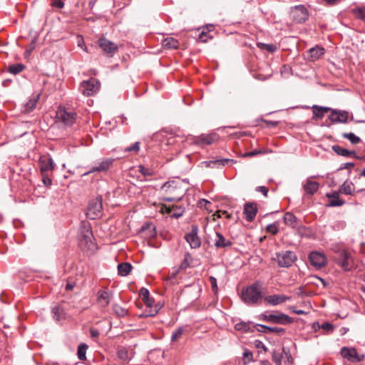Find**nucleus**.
<instances>
[{
  "label": "nucleus",
  "mask_w": 365,
  "mask_h": 365,
  "mask_svg": "<svg viewBox=\"0 0 365 365\" xmlns=\"http://www.w3.org/2000/svg\"><path fill=\"white\" fill-rule=\"evenodd\" d=\"M207 38H211L212 37L211 36L207 37V33L204 31H202L200 32V34H199V36H198V39L201 42H207Z\"/></svg>",
  "instance_id": "58"
},
{
  "label": "nucleus",
  "mask_w": 365,
  "mask_h": 365,
  "mask_svg": "<svg viewBox=\"0 0 365 365\" xmlns=\"http://www.w3.org/2000/svg\"><path fill=\"white\" fill-rule=\"evenodd\" d=\"M163 307V304L160 302H158L154 304L153 309L149 310L148 312H145L144 314H140V317H154L155 316L161 308Z\"/></svg>",
  "instance_id": "33"
},
{
  "label": "nucleus",
  "mask_w": 365,
  "mask_h": 365,
  "mask_svg": "<svg viewBox=\"0 0 365 365\" xmlns=\"http://www.w3.org/2000/svg\"><path fill=\"white\" fill-rule=\"evenodd\" d=\"M42 176V182L45 186H49L52 183V180L49 177V174L48 173H43L41 174Z\"/></svg>",
  "instance_id": "56"
},
{
  "label": "nucleus",
  "mask_w": 365,
  "mask_h": 365,
  "mask_svg": "<svg viewBox=\"0 0 365 365\" xmlns=\"http://www.w3.org/2000/svg\"><path fill=\"white\" fill-rule=\"evenodd\" d=\"M162 45L164 48L176 49L179 47L180 43L177 39L173 37H167L163 40Z\"/></svg>",
  "instance_id": "29"
},
{
  "label": "nucleus",
  "mask_w": 365,
  "mask_h": 365,
  "mask_svg": "<svg viewBox=\"0 0 365 365\" xmlns=\"http://www.w3.org/2000/svg\"><path fill=\"white\" fill-rule=\"evenodd\" d=\"M207 163V166L209 167H223L225 166L230 163H234L235 161L232 159L229 158H221V159H216L214 160H210L209 162H206Z\"/></svg>",
  "instance_id": "30"
},
{
  "label": "nucleus",
  "mask_w": 365,
  "mask_h": 365,
  "mask_svg": "<svg viewBox=\"0 0 365 365\" xmlns=\"http://www.w3.org/2000/svg\"><path fill=\"white\" fill-rule=\"evenodd\" d=\"M243 363L244 364H247L253 361V354L252 351L246 349L243 353Z\"/></svg>",
  "instance_id": "47"
},
{
  "label": "nucleus",
  "mask_w": 365,
  "mask_h": 365,
  "mask_svg": "<svg viewBox=\"0 0 365 365\" xmlns=\"http://www.w3.org/2000/svg\"><path fill=\"white\" fill-rule=\"evenodd\" d=\"M339 192L345 195H353L354 192V185L350 181H345L339 188Z\"/></svg>",
  "instance_id": "32"
},
{
  "label": "nucleus",
  "mask_w": 365,
  "mask_h": 365,
  "mask_svg": "<svg viewBox=\"0 0 365 365\" xmlns=\"http://www.w3.org/2000/svg\"><path fill=\"white\" fill-rule=\"evenodd\" d=\"M282 352L285 354V356L287 357V361L289 363H290L292 361V356H291V354L289 353V351L287 349L284 347L283 349H282Z\"/></svg>",
  "instance_id": "63"
},
{
  "label": "nucleus",
  "mask_w": 365,
  "mask_h": 365,
  "mask_svg": "<svg viewBox=\"0 0 365 365\" xmlns=\"http://www.w3.org/2000/svg\"><path fill=\"white\" fill-rule=\"evenodd\" d=\"M98 45L106 53H107L110 57L113 56L118 49V46L115 43L108 40L104 37L100 38L98 39Z\"/></svg>",
  "instance_id": "15"
},
{
  "label": "nucleus",
  "mask_w": 365,
  "mask_h": 365,
  "mask_svg": "<svg viewBox=\"0 0 365 365\" xmlns=\"http://www.w3.org/2000/svg\"><path fill=\"white\" fill-rule=\"evenodd\" d=\"M327 197L330 199L329 202V206L339 207L343 205L345 203L344 200L339 199V195L337 192L327 193Z\"/></svg>",
  "instance_id": "23"
},
{
  "label": "nucleus",
  "mask_w": 365,
  "mask_h": 365,
  "mask_svg": "<svg viewBox=\"0 0 365 365\" xmlns=\"http://www.w3.org/2000/svg\"><path fill=\"white\" fill-rule=\"evenodd\" d=\"M182 185V182L176 180L166 182L161 187V190L167 194V196L163 197L162 200L166 202L180 201L186 192Z\"/></svg>",
  "instance_id": "2"
},
{
  "label": "nucleus",
  "mask_w": 365,
  "mask_h": 365,
  "mask_svg": "<svg viewBox=\"0 0 365 365\" xmlns=\"http://www.w3.org/2000/svg\"><path fill=\"white\" fill-rule=\"evenodd\" d=\"M87 349H88V346L86 344L83 343L78 346L77 354H78V357L80 360H81V361L86 360V353Z\"/></svg>",
  "instance_id": "41"
},
{
  "label": "nucleus",
  "mask_w": 365,
  "mask_h": 365,
  "mask_svg": "<svg viewBox=\"0 0 365 365\" xmlns=\"http://www.w3.org/2000/svg\"><path fill=\"white\" fill-rule=\"evenodd\" d=\"M309 58L311 61H314L318 60L321 56L324 54L325 50L324 48L316 46L309 50Z\"/></svg>",
  "instance_id": "25"
},
{
  "label": "nucleus",
  "mask_w": 365,
  "mask_h": 365,
  "mask_svg": "<svg viewBox=\"0 0 365 365\" xmlns=\"http://www.w3.org/2000/svg\"><path fill=\"white\" fill-rule=\"evenodd\" d=\"M342 357L346 359L349 361L351 362H359L364 360V355H359L357 353V351L354 348H349L346 346H344L341 348L340 351Z\"/></svg>",
  "instance_id": "11"
},
{
  "label": "nucleus",
  "mask_w": 365,
  "mask_h": 365,
  "mask_svg": "<svg viewBox=\"0 0 365 365\" xmlns=\"http://www.w3.org/2000/svg\"><path fill=\"white\" fill-rule=\"evenodd\" d=\"M184 333V328L182 327H180L178 328L175 331H174L171 336V341H178L182 336Z\"/></svg>",
  "instance_id": "45"
},
{
  "label": "nucleus",
  "mask_w": 365,
  "mask_h": 365,
  "mask_svg": "<svg viewBox=\"0 0 365 365\" xmlns=\"http://www.w3.org/2000/svg\"><path fill=\"white\" fill-rule=\"evenodd\" d=\"M332 150L334 153H336L339 155L349 157L354 156L356 157V153L354 150H349L345 149L339 145H335L332 146Z\"/></svg>",
  "instance_id": "31"
},
{
  "label": "nucleus",
  "mask_w": 365,
  "mask_h": 365,
  "mask_svg": "<svg viewBox=\"0 0 365 365\" xmlns=\"http://www.w3.org/2000/svg\"><path fill=\"white\" fill-rule=\"evenodd\" d=\"M209 281H210V282L211 284L212 292L216 294L217 293V292H218V287H217V284L216 278L212 277V276H210L209 277Z\"/></svg>",
  "instance_id": "53"
},
{
  "label": "nucleus",
  "mask_w": 365,
  "mask_h": 365,
  "mask_svg": "<svg viewBox=\"0 0 365 365\" xmlns=\"http://www.w3.org/2000/svg\"><path fill=\"white\" fill-rule=\"evenodd\" d=\"M289 310H291L292 312L299 314V315H304L306 314V312L301 309H296L294 307H290Z\"/></svg>",
  "instance_id": "62"
},
{
  "label": "nucleus",
  "mask_w": 365,
  "mask_h": 365,
  "mask_svg": "<svg viewBox=\"0 0 365 365\" xmlns=\"http://www.w3.org/2000/svg\"><path fill=\"white\" fill-rule=\"evenodd\" d=\"M113 297L111 292L107 290H100L98 292L97 302L101 307H106Z\"/></svg>",
  "instance_id": "20"
},
{
  "label": "nucleus",
  "mask_w": 365,
  "mask_h": 365,
  "mask_svg": "<svg viewBox=\"0 0 365 365\" xmlns=\"http://www.w3.org/2000/svg\"><path fill=\"white\" fill-rule=\"evenodd\" d=\"M192 260L193 259L192 255L188 252L185 253L184 255V259L180 266V269H186L187 267H190L192 262Z\"/></svg>",
  "instance_id": "38"
},
{
  "label": "nucleus",
  "mask_w": 365,
  "mask_h": 365,
  "mask_svg": "<svg viewBox=\"0 0 365 365\" xmlns=\"http://www.w3.org/2000/svg\"><path fill=\"white\" fill-rule=\"evenodd\" d=\"M310 264L317 269H321L327 264L326 256L319 252H312L309 255Z\"/></svg>",
  "instance_id": "17"
},
{
  "label": "nucleus",
  "mask_w": 365,
  "mask_h": 365,
  "mask_svg": "<svg viewBox=\"0 0 365 365\" xmlns=\"http://www.w3.org/2000/svg\"><path fill=\"white\" fill-rule=\"evenodd\" d=\"M39 95L34 96L24 105L22 111L25 113L31 112L36 106Z\"/></svg>",
  "instance_id": "26"
},
{
  "label": "nucleus",
  "mask_w": 365,
  "mask_h": 365,
  "mask_svg": "<svg viewBox=\"0 0 365 365\" xmlns=\"http://www.w3.org/2000/svg\"><path fill=\"white\" fill-rule=\"evenodd\" d=\"M329 119L333 123H346L349 119V112L346 110L331 108Z\"/></svg>",
  "instance_id": "16"
},
{
  "label": "nucleus",
  "mask_w": 365,
  "mask_h": 365,
  "mask_svg": "<svg viewBox=\"0 0 365 365\" xmlns=\"http://www.w3.org/2000/svg\"><path fill=\"white\" fill-rule=\"evenodd\" d=\"M232 242L226 239L221 233L216 232V239L215 240V245L217 248H226L231 247Z\"/></svg>",
  "instance_id": "22"
},
{
  "label": "nucleus",
  "mask_w": 365,
  "mask_h": 365,
  "mask_svg": "<svg viewBox=\"0 0 365 365\" xmlns=\"http://www.w3.org/2000/svg\"><path fill=\"white\" fill-rule=\"evenodd\" d=\"M257 212V204L255 202H247L244 206L243 213L245 220L247 222H252L255 218Z\"/></svg>",
  "instance_id": "18"
},
{
  "label": "nucleus",
  "mask_w": 365,
  "mask_h": 365,
  "mask_svg": "<svg viewBox=\"0 0 365 365\" xmlns=\"http://www.w3.org/2000/svg\"><path fill=\"white\" fill-rule=\"evenodd\" d=\"M113 311L118 317H125L128 314V310L118 304L113 305Z\"/></svg>",
  "instance_id": "36"
},
{
  "label": "nucleus",
  "mask_w": 365,
  "mask_h": 365,
  "mask_svg": "<svg viewBox=\"0 0 365 365\" xmlns=\"http://www.w3.org/2000/svg\"><path fill=\"white\" fill-rule=\"evenodd\" d=\"M272 358L273 361L277 365H281L282 355L280 353H277L276 351H274L273 354H272Z\"/></svg>",
  "instance_id": "52"
},
{
  "label": "nucleus",
  "mask_w": 365,
  "mask_h": 365,
  "mask_svg": "<svg viewBox=\"0 0 365 365\" xmlns=\"http://www.w3.org/2000/svg\"><path fill=\"white\" fill-rule=\"evenodd\" d=\"M336 256L335 262L340 266L344 271H350L354 265L350 252L345 249L334 250Z\"/></svg>",
  "instance_id": "3"
},
{
  "label": "nucleus",
  "mask_w": 365,
  "mask_h": 365,
  "mask_svg": "<svg viewBox=\"0 0 365 365\" xmlns=\"http://www.w3.org/2000/svg\"><path fill=\"white\" fill-rule=\"evenodd\" d=\"M352 13L356 19L365 20V7L354 9Z\"/></svg>",
  "instance_id": "44"
},
{
  "label": "nucleus",
  "mask_w": 365,
  "mask_h": 365,
  "mask_svg": "<svg viewBox=\"0 0 365 365\" xmlns=\"http://www.w3.org/2000/svg\"><path fill=\"white\" fill-rule=\"evenodd\" d=\"M174 209L173 210L171 216L174 218H179L182 216L185 208L182 206L173 205Z\"/></svg>",
  "instance_id": "43"
},
{
  "label": "nucleus",
  "mask_w": 365,
  "mask_h": 365,
  "mask_svg": "<svg viewBox=\"0 0 365 365\" xmlns=\"http://www.w3.org/2000/svg\"><path fill=\"white\" fill-rule=\"evenodd\" d=\"M52 314L53 315V319L55 321L59 322L64 319L66 317V313L64 309L60 306H56L52 308Z\"/></svg>",
  "instance_id": "28"
},
{
  "label": "nucleus",
  "mask_w": 365,
  "mask_h": 365,
  "mask_svg": "<svg viewBox=\"0 0 365 365\" xmlns=\"http://www.w3.org/2000/svg\"><path fill=\"white\" fill-rule=\"evenodd\" d=\"M297 257L294 252L282 251L276 254L275 259L280 267H289L297 260Z\"/></svg>",
  "instance_id": "4"
},
{
  "label": "nucleus",
  "mask_w": 365,
  "mask_h": 365,
  "mask_svg": "<svg viewBox=\"0 0 365 365\" xmlns=\"http://www.w3.org/2000/svg\"><path fill=\"white\" fill-rule=\"evenodd\" d=\"M81 233H82V236H83L84 240L86 242H88V241H91L93 235H92V232L89 227H87L86 225L82 227Z\"/></svg>",
  "instance_id": "42"
},
{
  "label": "nucleus",
  "mask_w": 365,
  "mask_h": 365,
  "mask_svg": "<svg viewBox=\"0 0 365 365\" xmlns=\"http://www.w3.org/2000/svg\"><path fill=\"white\" fill-rule=\"evenodd\" d=\"M218 140V135L216 133L202 134L199 136H190L187 138L191 144L197 145H212Z\"/></svg>",
  "instance_id": "6"
},
{
  "label": "nucleus",
  "mask_w": 365,
  "mask_h": 365,
  "mask_svg": "<svg viewBox=\"0 0 365 365\" xmlns=\"http://www.w3.org/2000/svg\"><path fill=\"white\" fill-rule=\"evenodd\" d=\"M132 269V265L130 263L124 262L118 265V274L123 277L127 276Z\"/></svg>",
  "instance_id": "34"
},
{
  "label": "nucleus",
  "mask_w": 365,
  "mask_h": 365,
  "mask_svg": "<svg viewBox=\"0 0 365 365\" xmlns=\"http://www.w3.org/2000/svg\"><path fill=\"white\" fill-rule=\"evenodd\" d=\"M284 220L286 225L294 228L297 225V217L291 212H287L284 216Z\"/></svg>",
  "instance_id": "35"
},
{
  "label": "nucleus",
  "mask_w": 365,
  "mask_h": 365,
  "mask_svg": "<svg viewBox=\"0 0 365 365\" xmlns=\"http://www.w3.org/2000/svg\"><path fill=\"white\" fill-rule=\"evenodd\" d=\"M25 68L24 65L21 63L13 64L9 66L8 71L13 74H18L23 71Z\"/></svg>",
  "instance_id": "39"
},
{
  "label": "nucleus",
  "mask_w": 365,
  "mask_h": 365,
  "mask_svg": "<svg viewBox=\"0 0 365 365\" xmlns=\"http://www.w3.org/2000/svg\"><path fill=\"white\" fill-rule=\"evenodd\" d=\"M38 165L41 174L52 173L55 168L56 164L50 156L42 155L39 158Z\"/></svg>",
  "instance_id": "12"
},
{
  "label": "nucleus",
  "mask_w": 365,
  "mask_h": 365,
  "mask_svg": "<svg viewBox=\"0 0 365 365\" xmlns=\"http://www.w3.org/2000/svg\"><path fill=\"white\" fill-rule=\"evenodd\" d=\"M260 329H257L259 331L263 332V333H276L278 335H281L284 334L285 329L284 328L277 327H268L266 325L262 324H258L257 325Z\"/></svg>",
  "instance_id": "27"
},
{
  "label": "nucleus",
  "mask_w": 365,
  "mask_h": 365,
  "mask_svg": "<svg viewBox=\"0 0 365 365\" xmlns=\"http://www.w3.org/2000/svg\"><path fill=\"white\" fill-rule=\"evenodd\" d=\"M102 201V197L98 195L89 202L86 213L88 217L94 220L101 215L103 210Z\"/></svg>",
  "instance_id": "5"
},
{
  "label": "nucleus",
  "mask_w": 365,
  "mask_h": 365,
  "mask_svg": "<svg viewBox=\"0 0 365 365\" xmlns=\"http://www.w3.org/2000/svg\"><path fill=\"white\" fill-rule=\"evenodd\" d=\"M174 209L173 206H168L165 204H163L160 207V212L163 214H171L173 212V210Z\"/></svg>",
  "instance_id": "57"
},
{
  "label": "nucleus",
  "mask_w": 365,
  "mask_h": 365,
  "mask_svg": "<svg viewBox=\"0 0 365 365\" xmlns=\"http://www.w3.org/2000/svg\"><path fill=\"white\" fill-rule=\"evenodd\" d=\"M291 299V297L283 294L269 295L264 297V301L273 306L279 305Z\"/></svg>",
  "instance_id": "19"
},
{
  "label": "nucleus",
  "mask_w": 365,
  "mask_h": 365,
  "mask_svg": "<svg viewBox=\"0 0 365 365\" xmlns=\"http://www.w3.org/2000/svg\"><path fill=\"white\" fill-rule=\"evenodd\" d=\"M314 177L309 178L303 185L304 190L307 195H313L319 187V182L312 180Z\"/></svg>",
  "instance_id": "21"
},
{
  "label": "nucleus",
  "mask_w": 365,
  "mask_h": 365,
  "mask_svg": "<svg viewBox=\"0 0 365 365\" xmlns=\"http://www.w3.org/2000/svg\"><path fill=\"white\" fill-rule=\"evenodd\" d=\"M342 136L345 139H348L352 144H358L361 139L353 133H345L342 134Z\"/></svg>",
  "instance_id": "40"
},
{
  "label": "nucleus",
  "mask_w": 365,
  "mask_h": 365,
  "mask_svg": "<svg viewBox=\"0 0 365 365\" xmlns=\"http://www.w3.org/2000/svg\"><path fill=\"white\" fill-rule=\"evenodd\" d=\"M320 328H322L323 330L326 331L327 332H332L334 331V326L332 324L329 322H324L323 323Z\"/></svg>",
  "instance_id": "55"
},
{
  "label": "nucleus",
  "mask_w": 365,
  "mask_h": 365,
  "mask_svg": "<svg viewBox=\"0 0 365 365\" xmlns=\"http://www.w3.org/2000/svg\"><path fill=\"white\" fill-rule=\"evenodd\" d=\"M52 6L58 9H61L63 7L64 4L61 0H53Z\"/></svg>",
  "instance_id": "61"
},
{
  "label": "nucleus",
  "mask_w": 365,
  "mask_h": 365,
  "mask_svg": "<svg viewBox=\"0 0 365 365\" xmlns=\"http://www.w3.org/2000/svg\"><path fill=\"white\" fill-rule=\"evenodd\" d=\"M235 329L238 331H247L250 329L249 324L242 322L235 324Z\"/></svg>",
  "instance_id": "49"
},
{
  "label": "nucleus",
  "mask_w": 365,
  "mask_h": 365,
  "mask_svg": "<svg viewBox=\"0 0 365 365\" xmlns=\"http://www.w3.org/2000/svg\"><path fill=\"white\" fill-rule=\"evenodd\" d=\"M262 289V284L259 281L243 287L241 292V299L249 306L259 304L264 298Z\"/></svg>",
  "instance_id": "1"
},
{
  "label": "nucleus",
  "mask_w": 365,
  "mask_h": 365,
  "mask_svg": "<svg viewBox=\"0 0 365 365\" xmlns=\"http://www.w3.org/2000/svg\"><path fill=\"white\" fill-rule=\"evenodd\" d=\"M262 319L267 322H272L278 324H289L293 322V319L284 313H273L263 314Z\"/></svg>",
  "instance_id": "8"
},
{
  "label": "nucleus",
  "mask_w": 365,
  "mask_h": 365,
  "mask_svg": "<svg viewBox=\"0 0 365 365\" xmlns=\"http://www.w3.org/2000/svg\"><path fill=\"white\" fill-rule=\"evenodd\" d=\"M143 302L146 305V307L150 309V310L153 309L154 304H155V300L153 298L150 297L148 300H145Z\"/></svg>",
  "instance_id": "59"
},
{
  "label": "nucleus",
  "mask_w": 365,
  "mask_h": 365,
  "mask_svg": "<svg viewBox=\"0 0 365 365\" xmlns=\"http://www.w3.org/2000/svg\"><path fill=\"white\" fill-rule=\"evenodd\" d=\"M256 190L262 192L264 196H267L269 189L265 186H259L256 188Z\"/></svg>",
  "instance_id": "60"
},
{
  "label": "nucleus",
  "mask_w": 365,
  "mask_h": 365,
  "mask_svg": "<svg viewBox=\"0 0 365 365\" xmlns=\"http://www.w3.org/2000/svg\"><path fill=\"white\" fill-rule=\"evenodd\" d=\"M266 230L272 235H276L278 232L277 226L274 223L268 225L266 227Z\"/></svg>",
  "instance_id": "54"
},
{
  "label": "nucleus",
  "mask_w": 365,
  "mask_h": 365,
  "mask_svg": "<svg viewBox=\"0 0 365 365\" xmlns=\"http://www.w3.org/2000/svg\"><path fill=\"white\" fill-rule=\"evenodd\" d=\"M117 355L118 358L122 360H127L128 359V351L124 348L119 349L118 350Z\"/></svg>",
  "instance_id": "51"
},
{
  "label": "nucleus",
  "mask_w": 365,
  "mask_h": 365,
  "mask_svg": "<svg viewBox=\"0 0 365 365\" xmlns=\"http://www.w3.org/2000/svg\"><path fill=\"white\" fill-rule=\"evenodd\" d=\"M290 16L294 22L302 24L308 19L309 13L304 6L297 5L292 8Z\"/></svg>",
  "instance_id": "9"
},
{
  "label": "nucleus",
  "mask_w": 365,
  "mask_h": 365,
  "mask_svg": "<svg viewBox=\"0 0 365 365\" xmlns=\"http://www.w3.org/2000/svg\"><path fill=\"white\" fill-rule=\"evenodd\" d=\"M56 118L66 126H71L76 121V113L68 111L64 108H60L56 112Z\"/></svg>",
  "instance_id": "10"
},
{
  "label": "nucleus",
  "mask_w": 365,
  "mask_h": 365,
  "mask_svg": "<svg viewBox=\"0 0 365 365\" xmlns=\"http://www.w3.org/2000/svg\"><path fill=\"white\" fill-rule=\"evenodd\" d=\"M312 109L314 115L313 118H316L322 119L327 113L331 111V108L329 107L319 106L317 105H314L312 107Z\"/></svg>",
  "instance_id": "24"
},
{
  "label": "nucleus",
  "mask_w": 365,
  "mask_h": 365,
  "mask_svg": "<svg viewBox=\"0 0 365 365\" xmlns=\"http://www.w3.org/2000/svg\"><path fill=\"white\" fill-rule=\"evenodd\" d=\"M90 334H91V336L93 338H96V337L98 336V335H99V331H98L97 329H90Z\"/></svg>",
  "instance_id": "64"
},
{
  "label": "nucleus",
  "mask_w": 365,
  "mask_h": 365,
  "mask_svg": "<svg viewBox=\"0 0 365 365\" xmlns=\"http://www.w3.org/2000/svg\"><path fill=\"white\" fill-rule=\"evenodd\" d=\"M198 227L196 225L192 226V230L185 236V239L192 249H197L201 245L200 238L197 235Z\"/></svg>",
  "instance_id": "13"
},
{
  "label": "nucleus",
  "mask_w": 365,
  "mask_h": 365,
  "mask_svg": "<svg viewBox=\"0 0 365 365\" xmlns=\"http://www.w3.org/2000/svg\"><path fill=\"white\" fill-rule=\"evenodd\" d=\"M139 150H140V143L139 142H135L130 146H128L125 148V152L138 153L139 151Z\"/></svg>",
  "instance_id": "50"
},
{
  "label": "nucleus",
  "mask_w": 365,
  "mask_h": 365,
  "mask_svg": "<svg viewBox=\"0 0 365 365\" xmlns=\"http://www.w3.org/2000/svg\"><path fill=\"white\" fill-rule=\"evenodd\" d=\"M100 88V83L96 78H91L81 83L79 90L86 96H91L97 93Z\"/></svg>",
  "instance_id": "7"
},
{
  "label": "nucleus",
  "mask_w": 365,
  "mask_h": 365,
  "mask_svg": "<svg viewBox=\"0 0 365 365\" xmlns=\"http://www.w3.org/2000/svg\"><path fill=\"white\" fill-rule=\"evenodd\" d=\"M257 47L260 49L266 50L269 53H274L277 50V46L272 43H257Z\"/></svg>",
  "instance_id": "37"
},
{
  "label": "nucleus",
  "mask_w": 365,
  "mask_h": 365,
  "mask_svg": "<svg viewBox=\"0 0 365 365\" xmlns=\"http://www.w3.org/2000/svg\"><path fill=\"white\" fill-rule=\"evenodd\" d=\"M138 171L145 177L152 176L154 174V172L152 169L146 168L143 165L138 166Z\"/></svg>",
  "instance_id": "46"
},
{
  "label": "nucleus",
  "mask_w": 365,
  "mask_h": 365,
  "mask_svg": "<svg viewBox=\"0 0 365 365\" xmlns=\"http://www.w3.org/2000/svg\"><path fill=\"white\" fill-rule=\"evenodd\" d=\"M115 160L112 158H108L103 159L98 163L97 165L93 166L89 171L82 174V176L88 175L94 172H106L112 166Z\"/></svg>",
  "instance_id": "14"
},
{
  "label": "nucleus",
  "mask_w": 365,
  "mask_h": 365,
  "mask_svg": "<svg viewBox=\"0 0 365 365\" xmlns=\"http://www.w3.org/2000/svg\"><path fill=\"white\" fill-rule=\"evenodd\" d=\"M139 296L143 302H145L150 298V292L146 288L143 287L140 289Z\"/></svg>",
  "instance_id": "48"
}]
</instances>
